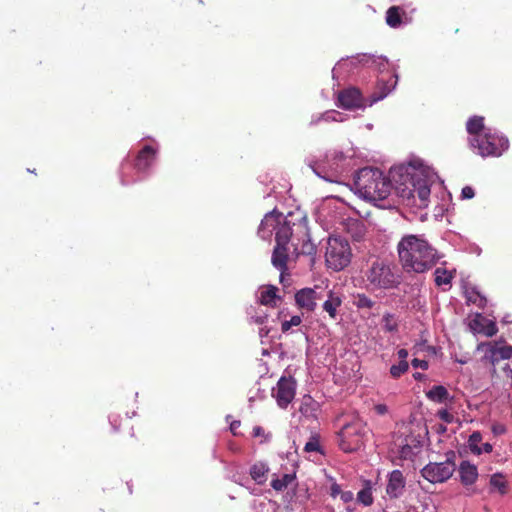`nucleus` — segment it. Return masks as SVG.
Returning <instances> with one entry per match:
<instances>
[{"label":"nucleus","mask_w":512,"mask_h":512,"mask_svg":"<svg viewBox=\"0 0 512 512\" xmlns=\"http://www.w3.org/2000/svg\"><path fill=\"white\" fill-rule=\"evenodd\" d=\"M340 498L343 502L348 503L353 500L354 494L351 491H342Z\"/></svg>","instance_id":"79ce46f5"},{"label":"nucleus","mask_w":512,"mask_h":512,"mask_svg":"<svg viewBox=\"0 0 512 512\" xmlns=\"http://www.w3.org/2000/svg\"><path fill=\"white\" fill-rule=\"evenodd\" d=\"M434 276H435L434 281L437 286L448 285L451 283V280L453 278L451 272H449L445 268H441V267H438L434 271Z\"/></svg>","instance_id":"cd10ccee"},{"label":"nucleus","mask_w":512,"mask_h":512,"mask_svg":"<svg viewBox=\"0 0 512 512\" xmlns=\"http://www.w3.org/2000/svg\"><path fill=\"white\" fill-rule=\"evenodd\" d=\"M480 448L482 449V453H490L492 452L493 449L490 443H484Z\"/></svg>","instance_id":"09e8293b"},{"label":"nucleus","mask_w":512,"mask_h":512,"mask_svg":"<svg viewBox=\"0 0 512 512\" xmlns=\"http://www.w3.org/2000/svg\"><path fill=\"white\" fill-rule=\"evenodd\" d=\"M490 485L502 495L507 493V481L500 473H496L491 476Z\"/></svg>","instance_id":"c756f323"},{"label":"nucleus","mask_w":512,"mask_h":512,"mask_svg":"<svg viewBox=\"0 0 512 512\" xmlns=\"http://www.w3.org/2000/svg\"><path fill=\"white\" fill-rule=\"evenodd\" d=\"M255 323L257 324H263L264 321L267 319V315H263V316H256V317H253Z\"/></svg>","instance_id":"3c124183"},{"label":"nucleus","mask_w":512,"mask_h":512,"mask_svg":"<svg viewBox=\"0 0 512 512\" xmlns=\"http://www.w3.org/2000/svg\"><path fill=\"white\" fill-rule=\"evenodd\" d=\"M493 432L495 434H502V433L505 432V428H504L503 425H496V426L493 427Z\"/></svg>","instance_id":"8fccbe9b"},{"label":"nucleus","mask_w":512,"mask_h":512,"mask_svg":"<svg viewBox=\"0 0 512 512\" xmlns=\"http://www.w3.org/2000/svg\"><path fill=\"white\" fill-rule=\"evenodd\" d=\"M241 426V422L240 421H233L230 425V430L231 432L236 435L237 434V429Z\"/></svg>","instance_id":"de8ad7c7"},{"label":"nucleus","mask_w":512,"mask_h":512,"mask_svg":"<svg viewBox=\"0 0 512 512\" xmlns=\"http://www.w3.org/2000/svg\"><path fill=\"white\" fill-rule=\"evenodd\" d=\"M268 471L269 469L265 464L256 463L251 467L250 475L258 484H263L266 481V474Z\"/></svg>","instance_id":"a878e982"},{"label":"nucleus","mask_w":512,"mask_h":512,"mask_svg":"<svg viewBox=\"0 0 512 512\" xmlns=\"http://www.w3.org/2000/svg\"><path fill=\"white\" fill-rule=\"evenodd\" d=\"M475 195L474 189L471 186H465L461 191L462 199H472Z\"/></svg>","instance_id":"ea45409f"},{"label":"nucleus","mask_w":512,"mask_h":512,"mask_svg":"<svg viewBox=\"0 0 512 512\" xmlns=\"http://www.w3.org/2000/svg\"><path fill=\"white\" fill-rule=\"evenodd\" d=\"M484 346L487 347L484 359L493 366V373L496 372L495 366L499 363L500 360H507L512 358V345L500 346L498 342H488L480 344L478 348L480 349Z\"/></svg>","instance_id":"9b49d317"},{"label":"nucleus","mask_w":512,"mask_h":512,"mask_svg":"<svg viewBox=\"0 0 512 512\" xmlns=\"http://www.w3.org/2000/svg\"><path fill=\"white\" fill-rule=\"evenodd\" d=\"M295 480V474H284L281 478L271 481V486L276 491H283Z\"/></svg>","instance_id":"c85d7f7f"},{"label":"nucleus","mask_w":512,"mask_h":512,"mask_svg":"<svg viewBox=\"0 0 512 512\" xmlns=\"http://www.w3.org/2000/svg\"><path fill=\"white\" fill-rule=\"evenodd\" d=\"M409 369V364L407 361H400L396 365H392L390 367V374L393 378L397 379L405 374Z\"/></svg>","instance_id":"473e14b6"},{"label":"nucleus","mask_w":512,"mask_h":512,"mask_svg":"<svg viewBox=\"0 0 512 512\" xmlns=\"http://www.w3.org/2000/svg\"><path fill=\"white\" fill-rule=\"evenodd\" d=\"M465 298L468 304H474L481 309L487 304L486 297L474 287L465 290Z\"/></svg>","instance_id":"b1692460"},{"label":"nucleus","mask_w":512,"mask_h":512,"mask_svg":"<svg viewBox=\"0 0 512 512\" xmlns=\"http://www.w3.org/2000/svg\"><path fill=\"white\" fill-rule=\"evenodd\" d=\"M482 441V434L479 431L473 432L468 439V445L472 453L476 455L482 454L479 443Z\"/></svg>","instance_id":"2f4dec72"},{"label":"nucleus","mask_w":512,"mask_h":512,"mask_svg":"<svg viewBox=\"0 0 512 512\" xmlns=\"http://www.w3.org/2000/svg\"><path fill=\"white\" fill-rule=\"evenodd\" d=\"M353 304L358 309H371L374 307L375 302L365 294H357L354 296Z\"/></svg>","instance_id":"7c9ffc66"},{"label":"nucleus","mask_w":512,"mask_h":512,"mask_svg":"<svg viewBox=\"0 0 512 512\" xmlns=\"http://www.w3.org/2000/svg\"><path fill=\"white\" fill-rule=\"evenodd\" d=\"M156 149L150 145H145L137 154L135 159V168L138 171L147 170L155 160Z\"/></svg>","instance_id":"f3484780"},{"label":"nucleus","mask_w":512,"mask_h":512,"mask_svg":"<svg viewBox=\"0 0 512 512\" xmlns=\"http://www.w3.org/2000/svg\"><path fill=\"white\" fill-rule=\"evenodd\" d=\"M405 485L406 481L402 471L393 470L388 476L386 493L390 498L396 499L403 494Z\"/></svg>","instance_id":"2eb2a0df"},{"label":"nucleus","mask_w":512,"mask_h":512,"mask_svg":"<svg viewBox=\"0 0 512 512\" xmlns=\"http://www.w3.org/2000/svg\"><path fill=\"white\" fill-rule=\"evenodd\" d=\"M321 296L313 288H303L296 292L295 302L296 305L308 312L315 310L317 306V300H320Z\"/></svg>","instance_id":"ddd939ff"},{"label":"nucleus","mask_w":512,"mask_h":512,"mask_svg":"<svg viewBox=\"0 0 512 512\" xmlns=\"http://www.w3.org/2000/svg\"><path fill=\"white\" fill-rule=\"evenodd\" d=\"M414 368H421L423 370L428 369V362L426 360H421L418 358H414L411 362Z\"/></svg>","instance_id":"a19ab883"},{"label":"nucleus","mask_w":512,"mask_h":512,"mask_svg":"<svg viewBox=\"0 0 512 512\" xmlns=\"http://www.w3.org/2000/svg\"><path fill=\"white\" fill-rule=\"evenodd\" d=\"M304 450L306 452H318L320 451V444L317 437H311L310 440L305 444Z\"/></svg>","instance_id":"4c0bfd02"},{"label":"nucleus","mask_w":512,"mask_h":512,"mask_svg":"<svg viewBox=\"0 0 512 512\" xmlns=\"http://www.w3.org/2000/svg\"><path fill=\"white\" fill-rule=\"evenodd\" d=\"M289 248L288 246L275 245L271 263L280 272V281L283 282L288 273V259H289Z\"/></svg>","instance_id":"4468645a"},{"label":"nucleus","mask_w":512,"mask_h":512,"mask_svg":"<svg viewBox=\"0 0 512 512\" xmlns=\"http://www.w3.org/2000/svg\"><path fill=\"white\" fill-rule=\"evenodd\" d=\"M253 436L254 437H262L264 436V429L260 426H255L253 428Z\"/></svg>","instance_id":"a18cd8bd"},{"label":"nucleus","mask_w":512,"mask_h":512,"mask_svg":"<svg viewBox=\"0 0 512 512\" xmlns=\"http://www.w3.org/2000/svg\"><path fill=\"white\" fill-rule=\"evenodd\" d=\"M341 493H342V489H341L340 485H338L337 483H334L331 485V493L330 494L333 498L340 496Z\"/></svg>","instance_id":"37998d69"},{"label":"nucleus","mask_w":512,"mask_h":512,"mask_svg":"<svg viewBox=\"0 0 512 512\" xmlns=\"http://www.w3.org/2000/svg\"><path fill=\"white\" fill-rule=\"evenodd\" d=\"M365 425L353 422L345 425L339 434V447L345 453L357 451L363 444Z\"/></svg>","instance_id":"1a4fd4ad"},{"label":"nucleus","mask_w":512,"mask_h":512,"mask_svg":"<svg viewBox=\"0 0 512 512\" xmlns=\"http://www.w3.org/2000/svg\"><path fill=\"white\" fill-rule=\"evenodd\" d=\"M426 397L437 403H443L450 399L451 401L453 398H450L449 392L443 385H436L433 386L429 391L426 392Z\"/></svg>","instance_id":"4be33fe9"},{"label":"nucleus","mask_w":512,"mask_h":512,"mask_svg":"<svg viewBox=\"0 0 512 512\" xmlns=\"http://www.w3.org/2000/svg\"><path fill=\"white\" fill-rule=\"evenodd\" d=\"M342 305V299L333 291L328 292V298L323 303V310L326 311L331 319H336L337 309Z\"/></svg>","instance_id":"412c9836"},{"label":"nucleus","mask_w":512,"mask_h":512,"mask_svg":"<svg viewBox=\"0 0 512 512\" xmlns=\"http://www.w3.org/2000/svg\"><path fill=\"white\" fill-rule=\"evenodd\" d=\"M319 404L310 395H304L301 398L299 412L307 419H314L317 417Z\"/></svg>","instance_id":"aec40b11"},{"label":"nucleus","mask_w":512,"mask_h":512,"mask_svg":"<svg viewBox=\"0 0 512 512\" xmlns=\"http://www.w3.org/2000/svg\"><path fill=\"white\" fill-rule=\"evenodd\" d=\"M383 327L387 332H396L398 330V323L392 314H385L383 316Z\"/></svg>","instance_id":"f704fd0d"},{"label":"nucleus","mask_w":512,"mask_h":512,"mask_svg":"<svg viewBox=\"0 0 512 512\" xmlns=\"http://www.w3.org/2000/svg\"><path fill=\"white\" fill-rule=\"evenodd\" d=\"M296 388L297 382L292 376H282L278 380L272 395L280 408L286 409L293 401L296 395Z\"/></svg>","instance_id":"9d476101"},{"label":"nucleus","mask_w":512,"mask_h":512,"mask_svg":"<svg viewBox=\"0 0 512 512\" xmlns=\"http://www.w3.org/2000/svg\"><path fill=\"white\" fill-rule=\"evenodd\" d=\"M274 229H276V245L288 246L292 236V228L287 222L280 224L279 219L274 215L268 214L264 217L259 225L258 233L261 234L262 238H265Z\"/></svg>","instance_id":"6e6552de"},{"label":"nucleus","mask_w":512,"mask_h":512,"mask_svg":"<svg viewBox=\"0 0 512 512\" xmlns=\"http://www.w3.org/2000/svg\"><path fill=\"white\" fill-rule=\"evenodd\" d=\"M469 143L472 149L482 157H499L509 148L508 139L490 129H487L483 135L471 137Z\"/></svg>","instance_id":"20e7f679"},{"label":"nucleus","mask_w":512,"mask_h":512,"mask_svg":"<svg viewBox=\"0 0 512 512\" xmlns=\"http://www.w3.org/2000/svg\"><path fill=\"white\" fill-rule=\"evenodd\" d=\"M365 277L371 289H391L399 284L397 275L389 263L376 259L365 271Z\"/></svg>","instance_id":"39448f33"},{"label":"nucleus","mask_w":512,"mask_h":512,"mask_svg":"<svg viewBox=\"0 0 512 512\" xmlns=\"http://www.w3.org/2000/svg\"><path fill=\"white\" fill-rule=\"evenodd\" d=\"M455 453L450 451L446 454L443 462H430L422 470V476L431 483H443L455 472Z\"/></svg>","instance_id":"0eeeda50"},{"label":"nucleus","mask_w":512,"mask_h":512,"mask_svg":"<svg viewBox=\"0 0 512 512\" xmlns=\"http://www.w3.org/2000/svg\"><path fill=\"white\" fill-rule=\"evenodd\" d=\"M268 332H269L268 330L261 329L259 333H260V336H267Z\"/></svg>","instance_id":"864d4df0"},{"label":"nucleus","mask_w":512,"mask_h":512,"mask_svg":"<svg viewBox=\"0 0 512 512\" xmlns=\"http://www.w3.org/2000/svg\"><path fill=\"white\" fill-rule=\"evenodd\" d=\"M316 251H317V248H316L315 244H313L311 242L310 239L303 242L302 247H301V254L314 255L316 253Z\"/></svg>","instance_id":"e433bc0d"},{"label":"nucleus","mask_w":512,"mask_h":512,"mask_svg":"<svg viewBox=\"0 0 512 512\" xmlns=\"http://www.w3.org/2000/svg\"><path fill=\"white\" fill-rule=\"evenodd\" d=\"M390 91V87L383 80L379 81L377 91L374 92L370 97L369 105L371 106L372 104L384 99L390 93Z\"/></svg>","instance_id":"bb28decb"},{"label":"nucleus","mask_w":512,"mask_h":512,"mask_svg":"<svg viewBox=\"0 0 512 512\" xmlns=\"http://www.w3.org/2000/svg\"><path fill=\"white\" fill-rule=\"evenodd\" d=\"M277 287L268 286L261 292L260 303L265 306L276 307V300L279 299L277 296Z\"/></svg>","instance_id":"393cba45"},{"label":"nucleus","mask_w":512,"mask_h":512,"mask_svg":"<svg viewBox=\"0 0 512 512\" xmlns=\"http://www.w3.org/2000/svg\"><path fill=\"white\" fill-rule=\"evenodd\" d=\"M469 326L474 333L483 334L487 337H492L498 332L496 323L483 317L481 314H476L470 321Z\"/></svg>","instance_id":"dca6fc26"},{"label":"nucleus","mask_w":512,"mask_h":512,"mask_svg":"<svg viewBox=\"0 0 512 512\" xmlns=\"http://www.w3.org/2000/svg\"><path fill=\"white\" fill-rule=\"evenodd\" d=\"M302 322V319L299 315H294L291 317L290 320H286L284 322H282L281 324V331L283 333H286L288 332L292 326H298L300 325Z\"/></svg>","instance_id":"c9c22d12"},{"label":"nucleus","mask_w":512,"mask_h":512,"mask_svg":"<svg viewBox=\"0 0 512 512\" xmlns=\"http://www.w3.org/2000/svg\"><path fill=\"white\" fill-rule=\"evenodd\" d=\"M399 260L407 272L423 273L438 260L437 251L417 235H405L397 245Z\"/></svg>","instance_id":"f257e3e1"},{"label":"nucleus","mask_w":512,"mask_h":512,"mask_svg":"<svg viewBox=\"0 0 512 512\" xmlns=\"http://www.w3.org/2000/svg\"><path fill=\"white\" fill-rule=\"evenodd\" d=\"M111 424L114 427L115 431H118V428L115 425V420H111Z\"/></svg>","instance_id":"5fc2aeb1"},{"label":"nucleus","mask_w":512,"mask_h":512,"mask_svg":"<svg viewBox=\"0 0 512 512\" xmlns=\"http://www.w3.org/2000/svg\"><path fill=\"white\" fill-rule=\"evenodd\" d=\"M356 192L369 202L386 200L393 189L391 180L378 168L365 167L354 181Z\"/></svg>","instance_id":"7ed1b4c3"},{"label":"nucleus","mask_w":512,"mask_h":512,"mask_svg":"<svg viewBox=\"0 0 512 512\" xmlns=\"http://www.w3.org/2000/svg\"><path fill=\"white\" fill-rule=\"evenodd\" d=\"M460 481L463 485H472L478 478V469L476 465L468 461H463L459 466Z\"/></svg>","instance_id":"6ab92c4d"},{"label":"nucleus","mask_w":512,"mask_h":512,"mask_svg":"<svg viewBox=\"0 0 512 512\" xmlns=\"http://www.w3.org/2000/svg\"><path fill=\"white\" fill-rule=\"evenodd\" d=\"M406 11L400 6H391L386 11L385 21L391 28H399L406 20Z\"/></svg>","instance_id":"a211bd4d"},{"label":"nucleus","mask_w":512,"mask_h":512,"mask_svg":"<svg viewBox=\"0 0 512 512\" xmlns=\"http://www.w3.org/2000/svg\"><path fill=\"white\" fill-rule=\"evenodd\" d=\"M357 499L361 503H363L365 506H369L373 503V496L372 491L370 487H365L362 490H360L357 494Z\"/></svg>","instance_id":"72a5a7b5"},{"label":"nucleus","mask_w":512,"mask_h":512,"mask_svg":"<svg viewBox=\"0 0 512 512\" xmlns=\"http://www.w3.org/2000/svg\"><path fill=\"white\" fill-rule=\"evenodd\" d=\"M397 354L401 361H406V358L408 357V351L406 349H399Z\"/></svg>","instance_id":"49530a36"},{"label":"nucleus","mask_w":512,"mask_h":512,"mask_svg":"<svg viewBox=\"0 0 512 512\" xmlns=\"http://www.w3.org/2000/svg\"><path fill=\"white\" fill-rule=\"evenodd\" d=\"M396 194L402 199V202L408 206L424 207L427 205L430 196V180L422 171L407 168L400 174L399 182L396 181Z\"/></svg>","instance_id":"f03ea898"},{"label":"nucleus","mask_w":512,"mask_h":512,"mask_svg":"<svg viewBox=\"0 0 512 512\" xmlns=\"http://www.w3.org/2000/svg\"><path fill=\"white\" fill-rule=\"evenodd\" d=\"M351 249L347 240L340 237H329L325 253V261L329 268L340 271L351 261Z\"/></svg>","instance_id":"423d86ee"},{"label":"nucleus","mask_w":512,"mask_h":512,"mask_svg":"<svg viewBox=\"0 0 512 512\" xmlns=\"http://www.w3.org/2000/svg\"><path fill=\"white\" fill-rule=\"evenodd\" d=\"M413 377L416 379V380H420L422 379L423 377V374L419 373V372H416L413 374Z\"/></svg>","instance_id":"603ef678"},{"label":"nucleus","mask_w":512,"mask_h":512,"mask_svg":"<svg viewBox=\"0 0 512 512\" xmlns=\"http://www.w3.org/2000/svg\"><path fill=\"white\" fill-rule=\"evenodd\" d=\"M375 411L379 414V415H384L387 413L388 409H387V406L384 405V404H378L375 406Z\"/></svg>","instance_id":"c03bdc74"},{"label":"nucleus","mask_w":512,"mask_h":512,"mask_svg":"<svg viewBox=\"0 0 512 512\" xmlns=\"http://www.w3.org/2000/svg\"><path fill=\"white\" fill-rule=\"evenodd\" d=\"M466 130L471 135V137L483 135V133L486 131L484 127V117H471L466 123Z\"/></svg>","instance_id":"5701e85b"},{"label":"nucleus","mask_w":512,"mask_h":512,"mask_svg":"<svg viewBox=\"0 0 512 512\" xmlns=\"http://www.w3.org/2000/svg\"><path fill=\"white\" fill-rule=\"evenodd\" d=\"M437 416L446 423H452L454 421V416L447 409L439 410Z\"/></svg>","instance_id":"58836bf2"},{"label":"nucleus","mask_w":512,"mask_h":512,"mask_svg":"<svg viewBox=\"0 0 512 512\" xmlns=\"http://www.w3.org/2000/svg\"><path fill=\"white\" fill-rule=\"evenodd\" d=\"M338 105L346 110H354L366 106V100L358 88L350 87L338 94Z\"/></svg>","instance_id":"f8f14e48"}]
</instances>
